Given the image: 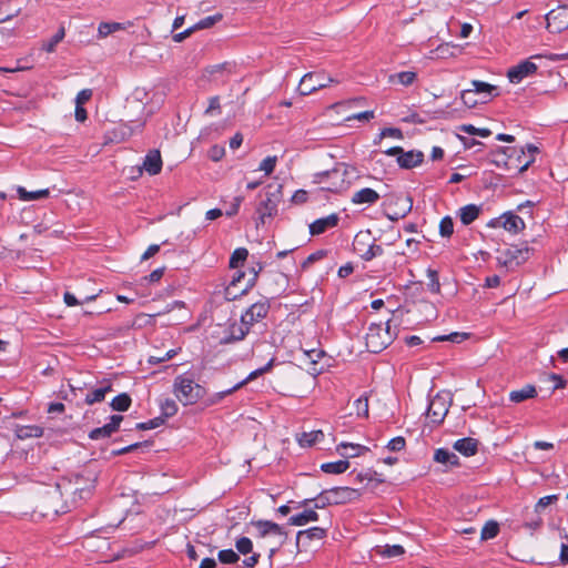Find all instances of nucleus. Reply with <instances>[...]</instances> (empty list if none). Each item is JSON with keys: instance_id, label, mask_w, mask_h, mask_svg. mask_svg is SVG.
<instances>
[{"instance_id": "obj_1", "label": "nucleus", "mask_w": 568, "mask_h": 568, "mask_svg": "<svg viewBox=\"0 0 568 568\" xmlns=\"http://www.w3.org/2000/svg\"><path fill=\"white\" fill-rule=\"evenodd\" d=\"M63 493L60 485L45 489L39 497L36 511L42 517H54L69 511L70 506L62 500Z\"/></svg>"}, {"instance_id": "obj_2", "label": "nucleus", "mask_w": 568, "mask_h": 568, "mask_svg": "<svg viewBox=\"0 0 568 568\" xmlns=\"http://www.w3.org/2000/svg\"><path fill=\"white\" fill-rule=\"evenodd\" d=\"M173 393L184 406L193 405L205 395V389L186 375H179L173 383Z\"/></svg>"}, {"instance_id": "obj_3", "label": "nucleus", "mask_w": 568, "mask_h": 568, "mask_svg": "<svg viewBox=\"0 0 568 568\" xmlns=\"http://www.w3.org/2000/svg\"><path fill=\"white\" fill-rule=\"evenodd\" d=\"M517 153V148L498 146L496 151L491 152V163L507 171L514 170L517 173H523L535 162V158L530 154L524 164H516L514 160Z\"/></svg>"}, {"instance_id": "obj_4", "label": "nucleus", "mask_w": 568, "mask_h": 568, "mask_svg": "<svg viewBox=\"0 0 568 568\" xmlns=\"http://www.w3.org/2000/svg\"><path fill=\"white\" fill-rule=\"evenodd\" d=\"M389 323L383 328L381 325H371L366 334V346L371 353H379L385 349L393 341L389 332Z\"/></svg>"}, {"instance_id": "obj_5", "label": "nucleus", "mask_w": 568, "mask_h": 568, "mask_svg": "<svg viewBox=\"0 0 568 568\" xmlns=\"http://www.w3.org/2000/svg\"><path fill=\"white\" fill-rule=\"evenodd\" d=\"M331 77H326L323 73L308 72L300 81L298 90L302 95H308L320 89L328 87L331 83H337Z\"/></svg>"}, {"instance_id": "obj_6", "label": "nucleus", "mask_w": 568, "mask_h": 568, "mask_svg": "<svg viewBox=\"0 0 568 568\" xmlns=\"http://www.w3.org/2000/svg\"><path fill=\"white\" fill-rule=\"evenodd\" d=\"M345 175L346 171L342 172L339 169L334 168L332 170L315 173L314 183L323 184L331 180V182L327 183V185L324 186L323 190L337 193L345 187Z\"/></svg>"}, {"instance_id": "obj_7", "label": "nucleus", "mask_w": 568, "mask_h": 568, "mask_svg": "<svg viewBox=\"0 0 568 568\" xmlns=\"http://www.w3.org/2000/svg\"><path fill=\"white\" fill-rule=\"evenodd\" d=\"M95 475L91 473L88 475V477H84L82 475H77L74 477V483L73 486L71 487V493L74 496L72 500L73 505H75L78 500H85L92 495V491L95 487Z\"/></svg>"}, {"instance_id": "obj_8", "label": "nucleus", "mask_w": 568, "mask_h": 568, "mask_svg": "<svg viewBox=\"0 0 568 568\" xmlns=\"http://www.w3.org/2000/svg\"><path fill=\"white\" fill-rule=\"evenodd\" d=\"M282 197V185H278L274 192H267L266 199L261 201L256 207L261 223H265L266 217H272L277 213V205Z\"/></svg>"}, {"instance_id": "obj_9", "label": "nucleus", "mask_w": 568, "mask_h": 568, "mask_svg": "<svg viewBox=\"0 0 568 568\" xmlns=\"http://www.w3.org/2000/svg\"><path fill=\"white\" fill-rule=\"evenodd\" d=\"M537 69V65L527 59L509 68L507 71V78L510 83L518 84L524 79L535 74Z\"/></svg>"}, {"instance_id": "obj_10", "label": "nucleus", "mask_w": 568, "mask_h": 568, "mask_svg": "<svg viewBox=\"0 0 568 568\" xmlns=\"http://www.w3.org/2000/svg\"><path fill=\"white\" fill-rule=\"evenodd\" d=\"M328 503L333 505H343L359 498L361 494L357 489L351 487H333L327 489Z\"/></svg>"}, {"instance_id": "obj_11", "label": "nucleus", "mask_w": 568, "mask_h": 568, "mask_svg": "<svg viewBox=\"0 0 568 568\" xmlns=\"http://www.w3.org/2000/svg\"><path fill=\"white\" fill-rule=\"evenodd\" d=\"M272 365H273V361H270L264 367L253 371L252 373H250V375L245 379L239 382L233 387H231L226 390L215 393L210 400L211 404H215V403L222 400L225 396L231 395L235 390H237L241 387H243L244 385H246L248 382H251V381L255 379L256 377H258L260 375L266 373L272 367Z\"/></svg>"}, {"instance_id": "obj_12", "label": "nucleus", "mask_w": 568, "mask_h": 568, "mask_svg": "<svg viewBox=\"0 0 568 568\" xmlns=\"http://www.w3.org/2000/svg\"><path fill=\"white\" fill-rule=\"evenodd\" d=\"M448 413V406L444 397L435 396L428 405L427 417L434 424H440Z\"/></svg>"}, {"instance_id": "obj_13", "label": "nucleus", "mask_w": 568, "mask_h": 568, "mask_svg": "<svg viewBox=\"0 0 568 568\" xmlns=\"http://www.w3.org/2000/svg\"><path fill=\"white\" fill-rule=\"evenodd\" d=\"M531 248L527 243H521L520 245H513L508 247L505 252V264H516L519 265L527 261L530 256Z\"/></svg>"}, {"instance_id": "obj_14", "label": "nucleus", "mask_w": 568, "mask_h": 568, "mask_svg": "<svg viewBox=\"0 0 568 568\" xmlns=\"http://www.w3.org/2000/svg\"><path fill=\"white\" fill-rule=\"evenodd\" d=\"M490 224H500L506 231L515 234L525 229L524 220L513 212H506L499 219L491 220Z\"/></svg>"}, {"instance_id": "obj_15", "label": "nucleus", "mask_w": 568, "mask_h": 568, "mask_svg": "<svg viewBox=\"0 0 568 568\" xmlns=\"http://www.w3.org/2000/svg\"><path fill=\"white\" fill-rule=\"evenodd\" d=\"M270 310L267 301H258L252 304L244 314H242V322L251 326L261 318H264Z\"/></svg>"}, {"instance_id": "obj_16", "label": "nucleus", "mask_w": 568, "mask_h": 568, "mask_svg": "<svg viewBox=\"0 0 568 568\" xmlns=\"http://www.w3.org/2000/svg\"><path fill=\"white\" fill-rule=\"evenodd\" d=\"M338 222L339 215L337 213H332L327 216L320 217L310 224V233L313 236L321 235L327 230L337 226Z\"/></svg>"}, {"instance_id": "obj_17", "label": "nucleus", "mask_w": 568, "mask_h": 568, "mask_svg": "<svg viewBox=\"0 0 568 568\" xmlns=\"http://www.w3.org/2000/svg\"><path fill=\"white\" fill-rule=\"evenodd\" d=\"M424 161V153L418 150H410L405 152L402 150V153L396 159V162L400 169L410 170L418 165H420Z\"/></svg>"}, {"instance_id": "obj_18", "label": "nucleus", "mask_w": 568, "mask_h": 568, "mask_svg": "<svg viewBox=\"0 0 568 568\" xmlns=\"http://www.w3.org/2000/svg\"><path fill=\"white\" fill-rule=\"evenodd\" d=\"M162 164L160 151L153 149L145 154L142 168L139 169V172L141 173L142 170H145L150 175H156L161 172Z\"/></svg>"}, {"instance_id": "obj_19", "label": "nucleus", "mask_w": 568, "mask_h": 568, "mask_svg": "<svg viewBox=\"0 0 568 568\" xmlns=\"http://www.w3.org/2000/svg\"><path fill=\"white\" fill-rule=\"evenodd\" d=\"M381 199L379 194L371 189V187H364L359 191L355 192L351 199V202L355 205L359 204H375Z\"/></svg>"}, {"instance_id": "obj_20", "label": "nucleus", "mask_w": 568, "mask_h": 568, "mask_svg": "<svg viewBox=\"0 0 568 568\" xmlns=\"http://www.w3.org/2000/svg\"><path fill=\"white\" fill-rule=\"evenodd\" d=\"M337 452L347 460V458H354L368 452L369 448L359 444L341 443L336 447Z\"/></svg>"}, {"instance_id": "obj_21", "label": "nucleus", "mask_w": 568, "mask_h": 568, "mask_svg": "<svg viewBox=\"0 0 568 568\" xmlns=\"http://www.w3.org/2000/svg\"><path fill=\"white\" fill-rule=\"evenodd\" d=\"M454 449L466 457L474 456L478 449V440L471 437H465L454 443Z\"/></svg>"}, {"instance_id": "obj_22", "label": "nucleus", "mask_w": 568, "mask_h": 568, "mask_svg": "<svg viewBox=\"0 0 568 568\" xmlns=\"http://www.w3.org/2000/svg\"><path fill=\"white\" fill-rule=\"evenodd\" d=\"M326 536V529L322 527H312L305 530H300L296 535V544L297 546L302 544H306V541L311 540H321Z\"/></svg>"}, {"instance_id": "obj_23", "label": "nucleus", "mask_w": 568, "mask_h": 568, "mask_svg": "<svg viewBox=\"0 0 568 568\" xmlns=\"http://www.w3.org/2000/svg\"><path fill=\"white\" fill-rule=\"evenodd\" d=\"M252 525L256 527V529L258 531V536L262 538L267 535H276V536L284 535L282 527L273 521L258 520V521H253Z\"/></svg>"}, {"instance_id": "obj_24", "label": "nucleus", "mask_w": 568, "mask_h": 568, "mask_svg": "<svg viewBox=\"0 0 568 568\" xmlns=\"http://www.w3.org/2000/svg\"><path fill=\"white\" fill-rule=\"evenodd\" d=\"M434 460L436 463L446 465L447 467L459 466L458 456L447 448H438L435 450Z\"/></svg>"}, {"instance_id": "obj_25", "label": "nucleus", "mask_w": 568, "mask_h": 568, "mask_svg": "<svg viewBox=\"0 0 568 568\" xmlns=\"http://www.w3.org/2000/svg\"><path fill=\"white\" fill-rule=\"evenodd\" d=\"M318 520V514L315 511V509H305L304 511L296 514L294 516H291L288 518V524L292 526H305L311 521H317Z\"/></svg>"}, {"instance_id": "obj_26", "label": "nucleus", "mask_w": 568, "mask_h": 568, "mask_svg": "<svg viewBox=\"0 0 568 568\" xmlns=\"http://www.w3.org/2000/svg\"><path fill=\"white\" fill-rule=\"evenodd\" d=\"M537 396V389L534 385H525L520 389L511 390L509 393V399L513 403H521Z\"/></svg>"}, {"instance_id": "obj_27", "label": "nucleus", "mask_w": 568, "mask_h": 568, "mask_svg": "<svg viewBox=\"0 0 568 568\" xmlns=\"http://www.w3.org/2000/svg\"><path fill=\"white\" fill-rule=\"evenodd\" d=\"M480 207L476 204H467L459 209L458 214L464 225L471 224L479 215Z\"/></svg>"}, {"instance_id": "obj_28", "label": "nucleus", "mask_w": 568, "mask_h": 568, "mask_svg": "<svg viewBox=\"0 0 568 568\" xmlns=\"http://www.w3.org/2000/svg\"><path fill=\"white\" fill-rule=\"evenodd\" d=\"M324 439V433L322 430L304 432L297 436V442L302 447H312L316 443Z\"/></svg>"}, {"instance_id": "obj_29", "label": "nucleus", "mask_w": 568, "mask_h": 568, "mask_svg": "<svg viewBox=\"0 0 568 568\" xmlns=\"http://www.w3.org/2000/svg\"><path fill=\"white\" fill-rule=\"evenodd\" d=\"M112 390V385L106 383L105 385L89 392L85 395L84 402L88 405H93L95 403H100L105 398L106 393Z\"/></svg>"}, {"instance_id": "obj_30", "label": "nucleus", "mask_w": 568, "mask_h": 568, "mask_svg": "<svg viewBox=\"0 0 568 568\" xmlns=\"http://www.w3.org/2000/svg\"><path fill=\"white\" fill-rule=\"evenodd\" d=\"M17 193L21 201L29 202V201H34L38 199H43V197L49 196L50 191H49V189H42V190L29 192L23 186H18Z\"/></svg>"}, {"instance_id": "obj_31", "label": "nucleus", "mask_w": 568, "mask_h": 568, "mask_svg": "<svg viewBox=\"0 0 568 568\" xmlns=\"http://www.w3.org/2000/svg\"><path fill=\"white\" fill-rule=\"evenodd\" d=\"M349 468V462L346 459L324 463L321 465V469L326 474H343Z\"/></svg>"}, {"instance_id": "obj_32", "label": "nucleus", "mask_w": 568, "mask_h": 568, "mask_svg": "<svg viewBox=\"0 0 568 568\" xmlns=\"http://www.w3.org/2000/svg\"><path fill=\"white\" fill-rule=\"evenodd\" d=\"M359 244H361V242H356L355 251L359 254V256L364 261H371L374 257L383 255V253H384V250H383L382 245H377V244L373 243L364 252H362V250L358 248Z\"/></svg>"}, {"instance_id": "obj_33", "label": "nucleus", "mask_w": 568, "mask_h": 568, "mask_svg": "<svg viewBox=\"0 0 568 568\" xmlns=\"http://www.w3.org/2000/svg\"><path fill=\"white\" fill-rule=\"evenodd\" d=\"M234 69V64L230 62H224L220 64L212 65L207 69L209 74L212 77V80L217 81L221 80L224 82V79H219V74H222L223 72H226L230 74L232 70Z\"/></svg>"}, {"instance_id": "obj_34", "label": "nucleus", "mask_w": 568, "mask_h": 568, "mask_svg": "<svg viewBox=\"0 0 568 568\" xmlns=\"http://www.w3.org/2000/svg\"><path fill=\"white\" fill-rule=\"evenodd\" d=\"M161 416L164 420L178 413V405L174 399L165 398L160 402Z\"/></svg>"}, {"instance_id": "obj_35", "label": "nucleus", "mask_w": 568, "mask_h": 568, "mask_svg": "<svg viewBox=\"0 0 568 568\" xmlns=\"http://www.w3.org/2000/svg\"><path fill=\"white\" fill-rule=\"evenodd\" d=\"M473 89H469L474 94H485V98H488L493 94L494 91L497 90L495 85H491L487 82L474 80L471 82Z\"/></svg>"}, {"instance_id": "obj_36", "label": "nucleus", "mask_w": 568, "mask_h": 568, "mask_svg": "<svg viewBox=\"0 0 568 568\" xmlns=\"http://www.w3.org/2000/svg\"><path fill=\"white\" fill-rule=\"evenodd\" d=\"M131 405V397L126 393L119 394L111 402L113 410L126 412Z\"/></svg>"}, {"instance_id": "obj_37", "label": "nucleus", "mask_w": 568, "mask_h": 568, "mask_svg": "<svg viewBox=\"0 0 568 568\" xmlns=\"http://www.w3.org/2000/svg\"><path fill=\"white\" fill-rule=\"evenodd\" d=\"M311 501H314V509H322L326 506L333 505L332 503H328V493L327 489L322 490L315 498L313 499H305L301 503V506H306Z\"/></svg>"}, {"instance_id": "obj_38", "label": "nucleus", "mask_w": 568, "mask_h": 568, "mask_svg": "<svg viewBox=\"0 0 568 568\" xmlns=\"http://www.w3.org/2000/svg\"><path fill=\"white\" fill-rule=\"evenodd\" d=\"M518 153L515 155V163L516 164H524V162L529 159V155L531 154L535 158V154L538 152V148L531 143L526 144L525 148L517 149Z\"/></svg>"}, {"instance_id": "obj_39", "label": "nucleus", "mask_w": 568, "mask_h": 568, "mask_svg": "<svg viewBox=\"0 0 568 568\" xmlns=\"http://www.w3.org/2000/svg\"><path fill=\"white\" fill-rule=\"evenodd\" d=\"M251 325L244 324L242 321L240 324H233L230 332V341H241L248 333Z\"/></svg>"}, {"instance_id": "obj_40", "label": "nucleus", "mask_w": 568, "mask_h": 568, "mask_svg": "<svg viewBox=\"0 0 568 568\" xmlns=\"http://www.w3.org/2000/svg\"><path fill=\"white\" fill-rule=\"evenodd\" d=\"M123 29L124 26L119 22H101L98 27V34L100 38H105L109 34Z\"/></svg>"}, {"instance_id": "obj_41", "label": "nucleus", "mask_w": 568, "mask_h": 568, "mask_svg": "<svg viewBox=\"0 0 568 568\" xmlns=\"http://www.w3.org/2000/svg\"><path fill=\"white\" fill-rule=\"evenodd\" d=\"M248 252L244 247L236 248L230 257V267L237 268L247 258Z\"/></svg>"}, {"instance_id": "obj_42", "label": "nucleus", "mask_w": 568, "mask_h": 568, "mask_svg": "<svg viewBox=\"0 0 568 568\" xmlns=\"http://www.w3.org/2000/svg\"><path fill=\"white\" fill-rule=\"evenodd\" d=\"M64 36H65L64 28L61 27L55 32V34H53L50 38V40H48L47 42L43 43L42 50H44L47 52H53L55 50L57 44L63 40Z\"/></svg>"}, {"instance_id": "obj_43", "label": "nucleus", "mask_w": 568, "mask_h": 568, "mask_svg": "<svg viewBox=\"0 0 568 568\" xmlns=\"http://www.w3.org/2000/svg\"><path fill=\"white\" fill-rule=\"evenodd\" d=\"M498 532L499 525L494 520H489L483 527L480 537L483 540H488L495 538L498 535Z\"/></svg>"}, {"instance_id": "obj_44", "label": "nucleus", "mask_w": 568, "mask_h": 568, "mask_svg": "<svg viewBox=\"0 0 568 568\" xmlns=\"http://www.w3.org/2000/svg\"><path fill=\"white\" fill-rule=\"evenodd\" d=\"M97 294H90V295H80V298L75 297L73 294L67 292L64 293V302L68 306H74L78 304L88 303L92 300H94Z\"/></svg>"}, {"instance_id": "obj_45", "label": "nucleus", "mask_w": 568, "mask_h": 568, "mask_svg": "<svg viewBox=\"0 0 568 568\" xmlns=\"http://www.w3.org/2000/svg\"><path fill=\"white\" fill-rule=\"evenodd\" d=\"M462 132H465L469 135H478L480 138H487L491 134V131L486 128H476L473 124H463L459 126Z\"/></svg>"}, {"instance_id": "obj_46", "label": "nucleus", "mask_w": 568, "mask_h": 568, "mask_svg": "<svg viewBox=\"0 0 568 568\" xmlns=\"http://www.w3.org/2000/svg\"><path fill=\"white\" fill-rule=\"evenodd\" d=\"M454 233V222L449 215L444 216L439 222V234L443 237H450Z\"/></svg>"}, {"instance_id": "obj_47", "label": "nucleus", "mask_w": 568, "mask_h": 568, "mask_svg": "<svg viewBox=\"0 0 568 568\" xmlns=\"http://www.w3.org/2000/svg\"><path fill=\"white\" fill-rule=\"evenodd\" d=\"M354 408L356 412V415L359 417H367L368 416V397L366 395H363L358 397L354 402Z\"/></svg>"}, {"instance_id": "obj_48", "label": "nucleus", "mask_w": 568, "mask_h": 568, "mask_svg": "<svg viewBox=\"0 0 568 568\" xmlns=\"http://www.w3.org/2000/svg\"><path fill=\"white\" fill-rule=\"evenodd\" d=\"M222 19H223L222 13H215L213 16H207V17L201 19L200 21H197L195 23V28H197V30L207 29V28L214 26L215 23L220 22Z\"/></svg>"}, {"instance_id": "obj_49", "label": "nucleus", "mask_w": 568, "mask_h": 568, "mask_svg": "<svg viewBox=\"0 0 568 568\" xmlns=\"http://www.w3.org/2000/svg\"><path fill=\"white\" fill-rule=\"evenodd\" d=\"M469 334L468 333H458V332H455V333H450L448 335H443V336H436L433 338V342H443V341H449L452 343H462L464 341H466L468 338Z\"/></svg>"}, {"instance_id": "obj_50", "label": "nucleus", "mask_w": 568, "mask_h": 568, "mask_svg": "<svg viewBox=\"0 0 568 568\" xmlns=\"http://www.w3.org/2000/svg\"><path fill=\"white\" fill-rule=\"evenodd\" d=\"M276 163H277V156L268 155L260 163L258 170L263 171L265 175H270L273 173V171L276 166Z\"/></svg>"}, {"instance_id": "obj_51", "label": "nucleus", "mask_w": 568, "mask_h": 568, "mask_svg": "<svg viewBox=\"0 0 568 568\" xmlns=\"http://www.w3.org/2000/svg\"><path fill=\"white\" fill-rule=\"evenodd\" d=\"M217 558L222 564H235L240 559L239 555L233 549L220 550Z\"/></svg>"}, {"instance_id": "obj_52", "label": "nucleus", "mask_w": 568, "mask_h": 568, "mask_svg": "<svg viewBox=\"0 0 568 568\" xmlns=\"http://www.w3.org/2000/svg\"><path fill=\"white\" fill-rule=\"evenodd\" d=\"M114 432L111 430L110 426L105 424L102 427L94 428L90 432L89 437L93 440L110 437Z\"/></svg>"}, {"instance_id": "obj_53", "label": "nucleus", "mask_w": 568, "mask_h": 568, "mask_svg": "<svg viewBox=\"0 0 568 568\" xmlns=\"http://www.w3.org/2000/svg\"><path fill=\"white\" fill-rule=\"evenodd\" d=\"M390 136L395 139H403V132L400 129L397 128H385L381 131L378 136L374 140V144H377L381 142L382 139Z\"/></svg>"}, {"instance_id": "obj_54", "label": "nucleus", "mask_w": 568, "mask_h": 568, "mask_svg": "<svg viewBox=\"0 0 568 568\" xmlns=\"http://www.w3.org/2000/svg\"><path fill=\"white\" fill-rule=\"evenodd\" d=\"M236 550L242 555H247L252 552L253 542L247 537H241L235 542Z\"/></svg>"}, {"instance_id": "obj_55", "label": "nucleus", "mask_w": 568, "mask_h": 568, "mask_svg": "<svg viewBox=\"0 0 568 568\" xmlns=\"http://www.w3.org/2000/svg\"><path fill=\"white\" fill-rule=\"evenodd\" d=\"M163 424H164V418L163 417H155V418L150 419L148 422L138 423L135 428L139 429V430H149V429L158 428V427H160Z\"/></svg>"}, {"instance_id": "obj_56", "label": "nucleus", "mask_w": 568, "mask_h": 568, "mask_svg": "<svg viewBox=\"0 0 568 568\" xmlns=\"http://www.w3.org/2000/svg\"><path fill=\"white\" fill-rule=\"evenodd\" d=\"M558 495H548L541 497L535 505V511L541 513L547 506L555 504L558 500Z\"/></svg>"}, {"instance_id": "obj_57", "label": "nucleus", "mask_w": 568, "mask_h": 568, "mask_svg": "<svg viewBox=\"0 0 568 568\" xmlns=\"http://www.w3.org/2000/svg\"><path fill=\"white\" fill-rule=\"evenodd\" d=\"M405 552L404 548L400 545H386L384 546L381 554L385 557H397Z\"/></svg>"}, {"instance_id": "obj_58", "label": "nucleus", "mask_w": 568, "mask_h": 568, "mask_svg": "<svg viewBox=\"0 0 568 568\" xmlns=\"http://www.w3.org/2000/svg\"><path fill=\"white\" fill-rule=\"evenodd\" d=\"M460 99L463 103L468 108H474L479 102L475 99V94L469 89H465L460 92Z\"/></svg>"}, {"instance_id": "obj_59", "label": "nucleus", "mask_w": 568, "mask_h": 568, "mask_svg": "<svg viewBox=\"0 0 568 568\" xmlns=\"http://www.w3.org/2000/svg\"><path fill=\"white\" fill-rule=\"evenodd\" d=\"M221 113L220 97L214 95L209 99V106L204 111L206 115H213L214 113Z\"/></svg>"}, {"instance_id": "obj_60", "label": "nucleus", "mask_w": 568, "mask_h": 568, "mask_svg": "<svg viewBox=\"0 0 568 568\" xmlns=\"http://www.w3.org/2000/svg\"><path fill=\"white\" fill-rule=\"evenodd\" d=\"M396 78L400 84L407 87V85H410L415 81L416 73L412 72V71H402L396 74Z\"/></svg>"}, {"instance_id": "obj_61", "label": "nucleus", "mask_w": 568, "mask_h": 568, "mask_svg": "<svg viewBox=\"0 0 568 568\" xmlns=\"http://www.w3.org/2000/svg\"><path fill=\"white\" fill-rule=\"evenodd\" d=\"M405 446H406L405 438L402 436H397V437L390 439L386 447L390 452H400L405 448Z\"/></svg>"}, {"instance_id": "obj_62", "label": "nucleus", "mask_w": 568, "mask_h": 568, "mask_svg": "<svg viewBox=\"0 0 568 568\" xmlns=\"http://www.w3.org/2000/svg\"><path fill=\"white\" fill-rule=\"evenodd\" d=\"M326 255V252L323 251V250H320V251H316L312 254H310L302 263V267L305 268L308 264L317 261V260H321L322 257H324Z\"/></svg>"}, {"instance_id": "obj_63", "label": "nucleus", "mask_w": 568, "mask_h": 568, "mask_svg": "<svg viewBox=\"0 0 568 568\" xmlns=\"http://www.w3.org/2000/svg\"><path fill=\"white\" fill-rule=\"evenodd\" d=\"M92 97V90L91 89H83L80 92H78L75 98L77 105H82L87 101H89Z\"/></svg>"}, {"instance_id": "obj_64", "label": "nucleus", "mask_w": 568, "mask_h": 568, "mask_svg": "<svg viewBox=\"0 0 568 568\" xmlns=\"http://www.w3.org/2000/svg\"><path fill=\"white\" fill-rule=\"evenodd\" d=\"M242 202H243V196H235L233 199V203L231 204L230 209L226 210V212H225L226 216H233V215L237 214Z\"/></svg>"}]
</instances>
